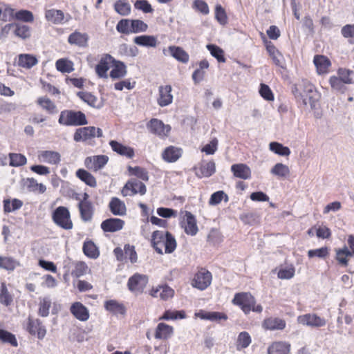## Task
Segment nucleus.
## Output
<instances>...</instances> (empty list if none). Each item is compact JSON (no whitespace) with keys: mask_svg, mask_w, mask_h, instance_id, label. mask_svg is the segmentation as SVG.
I'll return each mask as SVG.
<instances>
[{"mask_svg":"<svg viewBox=\"0 0 354 354\" xmlns=\"http://www.w3.org/2000/svg\"><path fill=\"white\" fill-rule=\"evenodd\" d=\"M76 176L91 187H95L97 186L95 178L84 169H77L76 171Z\"/></svg>","mask_w":354,"mask_h":354,"instance_id":"39","label":"nucleus"},{"mask_svg":"<svg viewBox=\"0 0 354 354\" xmlns=\"http://www.w3.org/2000/svg\"><path fill=\"white\" fill-rule=\"evenodd\" d=\"M150 295L153 297H160L162 300H167L172 298L174 291L168 286H160L156 288H152Z\"/></svg>","mask_w":354,"mask_h":354,"instance_id":"34","label":"nucleus"},{"mask_svg":"<svg viewBox=\"0 0 354 354\" xmlns=\"http://www.w3.org/2000/svg\"><path fill=\"white\" fill-rule=\"evenodd\" d=\"M197 315L203 319H207L210 321H218V320H227V315L224 313L221 312H204L200 311Z\"/></svg>","mask_w":354,"mask_h":354,"instance_id":"45","label":"nucleus"},{"mask_svg":"<svg viewBox=\"0 0 354 354\" xmlns=\"http://www.w3.org/2000/svg\"><path fill=\"white\" fill-rule=\"evenodd\" d=\"M51 307V300L48 297H44L39 299L38 315L46 317L49 315V310Z\"/></svg>","mask_w":354,"mask_h":354,"instance_id":"56","label":"nucleus"},{"mask_svg":"<svg viewBox=\"0 0 354 354\" xmlns=\"http://www.w3.org/2000/svg\"><path fill=\"white\" fill-rule=\"evenodd\" d=\"M39 158L44 162L58 165L61 162V156L55 151H42L39 154Z\"/></svg>","mask_w":354,"mask_h":354,"instance_id":"32","label":"nucleus"},{"mask_svg":"<svg viewBox=\"0 0 354 354\" xmlns=\"http://www.w3.org/2000/svg\"><path fill=\"white\" fill-rule=\"evenodd\" d=\"M186 314L184 310H167L163 315L159 317V320H175L178 319H184Z\"/></svg>","mask_w":354,"mask_h":354,"instance_id":"54","label":"nucleus"},{"mask_svg":"<svg viewBox=\"0 0 354 354\" xmlns=\"http://www.w3.org/2000/svg\"><path fill=\"white\" fill-rule=\"evenodd\" d=\"M207 48L210 52L211 55L214 57L218 62L224 63L226 59L224 56V51L219 46L214 44H208Z\"/></svg>","mask_w":354,"mask_h":354,"instance_id":"57","label":"nucleus"},{"mask_svg":"<svg viewBox=\"0 0 354 354\" xmlns=\"http://www.w3.org/2000/svg\"><path fill=\"white\" fill-rule=\"evenodd\" d=\"M298 322L303 325L311 327H322L325 326L326 324L324 318H322L316 314L310 313L299 316Z\"/></svg>","mask_w":354,"mask_h":354,"instance_id":"17","label":"nucleus"},{"mask_svg":"<svg viewBox=\"0 0 354 354\" xmlns=\"http://www.w3.org/2000/svg\"><path fill=\"white\" fill-rule=\"evenodd\" d=\"M269 149L271 151L281 156H288L291 153L290 149L288 147H285L277 142H270Z\"/></svg>","mask_w":354,"mask_h":354,"instance_id":"51","label":"nucleus"},{"mask_svg":"<svg viewBox=\"0 0 354 354\" xmlns=\"http://www.w3.org/2000/svg\"><path fill=\"white\" fill-rule=\"evenodd\" d=\"M78 97L85 103L95 109H100L103 106V102L95 95L89 92H79Z\"/></svg>","mask_w":354,"mask_h":354,"instance_id":"37","label":"nucleus"},{"mask_svg":"<svg viewBox=\"0 0 354 354\" xmlns=\"http://www.w3.org/2000/svg\"><path fill=\"white\" fill-rule=\"evenodd\" d=\"M313 63L316 67V71L318 75H326L330 72L331 62L326 56L323 55H315Z\"/></svg>","mask_w":354,"mask_h":354,"instance_id":"20","label":"nucleus"},{"mask_svg":"<svg viewBox=\"0 0 354 354\" xmlns=\"http://www.w3.org/2000/svg\"><path fill=\"white\" fill-rule=\"evenodd\" d=\"M271 173L279 178H285L290 174L289 167L282 163H277L272 169Z\"/></svg>","mask_w":354,"mask_h":354,"instance_id":"58","label":"nucleus"},{"mask_svg":"<svg viewBox=\"0 0 354 354\" xmlns=\"http://www.w3.org/2000/svg\"><path fill=\"white\" fill-rule=\"evenodd\" d=\"M71 313L78 320L86 322L89 319L88 309L80 301L73 303L70 307Z\"/></svg>","mask_w":354,"mask_h":354,"instance_id":"21","label":"nucleus"},{"mask_svg":"<svg viewBox=\"0 0 354 354\" xmlns=\"http://www.w3.org/2000/svg\"><path fill=\"white\" fill-rule=\"evenodd\" d=\"M51 218L53 223L62 229L70 230L73 227L71 213L66 207H57L52 212Z\"/></svg>","mask_w":354,"mask_h":354,"instance_id":"5","label":"nucleus"},{"mask_svg":"<svg viewBox=\"0 0 354 354\" xmlns=\"http://www.w3.org/2000/svg\"><path fill=\"white\" fill-rule=\"evenodd\" d=\"M56 69L62 73H69L73 71V63L66 58H61L55 62Z\"/></svg>","mask_w":354,"mask_h":354,"instance_id":"46","label":"nucleus"},{"mask_svg":"<svg viewBox=\"0 0 354 354\" xmlns=\"http://www.w3.org/2000/svg\"><path fill=\"white\" fill-rule=\"evenodd\" d=\"M231 171L236 178L241 179H250L251 178V169L245 164H234L231 167Z\"/></svg>","mask_w":354,"mask_h":354,"instance_id":"30","label":"nucleus"},{"mask_svg":"<svg viewBox=\"0 0 354 354\" xmlns=\"http://www.w3.org/2000/svg\"><path fill=\"white\" fill-rule=\"evenodd\" d=\"M45 18L53 24H62L64 21V14L61 10L50 9L46 10Z\"/></svg>","mask_w":354,"mask_h":354,"instance_id":"38","label":"nucleus"},{"mask_svg":"<svg viewBox=\"0 0 354 354\" xmlns=\"http://www.w3.org/2000/svg\"><path fill=\"white\" fill-rule=\"evenodd\" d=\"M232 302L234 305L239 306L245 315L251 311L259 313L263 311L262 306L257 304L254 297L249 292L236 293Z\"/></svg>","mask_w":354,"mask_h":354,"instance_id":"3","label":"nucleus"},{"mask_svg":"<svg viewBox=\"0 0 354 354\" xmlns=\"http://www.w3.org/2000/svg\"><path fill=\"white\" fill-rule=\"evenodd\" d=\"M172 88L170 85L160 86L158 88V95L157 103L160 106H166L173 102L171 94Z\"/></svg>","mask_w":354,"mask_h":354,"instance_id":"19","label":"nucleus"},{"mask_svg":"<svg viewBox=\"0 0 354 354\" xmlns=\"http://www.w3.org/2000/svg\"><path fill=\"white\" fill-rule=\"evenodd\" d=\"M89 36L86 32H81L75 30L68 37V43L71 46H77L79 48H86L88 46Z\"/></svg>","mask_w":354,"mask_h":354,"instance_id":"15","label":"nucleus"},{"mask_svg":"<svg viewBox=\"0 0 354 354\" xmlns=\"http://www.w3.org/2000/svg\"><path fill=\"white\" fill-rule=\"evenodd\" d=\"M82 250L84 254L91 259H97L100 255L97 246L91 240L84 241Z\"/></svg>","mask_w":354,"mask_h":354,"instance_id":"41","label":"nucleus"},{"mask_svg":"<svg viewBox=\"0 0 354 354\" xmlns=\"http://www.w3.org/2000/svg\"><path fill=\"white\" fill-rule=\"evenodd\" d=\"M293 93L297 100L301 101L305 106L309 104L312 109L315 106L319 100V93L315 86L306 80L302 81Z\"/></svg>","mask_w":354,"mask_h":354,"instance_id":"2","label":"nucleus"},{"mask_svg":"<svg viewBox=\"0 0 354 354\" xmlns=\"http://www.w3.org/2000/svg\"><path fill=\"white\" fill-rule=\"evenodd\" d=\"M286 326V321L279 317H269L262 322V327L267 330H282Z\"/></svg>","mask_w":354,"mask_h":354,"instance_id":"23","label":"nucleus"},{"mask_svg":"<svg viewBox=\"0 0 354 354\" xmlns=\"http://www.w3.org/2000/svg\"><path fill=\"white\" fill-rule=\"evenodd\" d=\"M37 104L47 113L53 115L57 113L58 110L56 104L47 96L39 97L37 98Z\"/></svg>","mask_w":354,"mask_h":354,"instance_id":"36","label":"nucleus"},{"mask_svg":"<svg viewBox=\"0 0 354 354\" xmlns=\"http://www.w3.org/2000/svg\"><path fill=\"white\" fill-rule=\"evenodd\" d=\"M174 332V327L165 323L158 324L154 331V337L157 339L167 340L171 337Z\"/></svg>","mask_w":354,"mask_h":354,"instance_id":"26","label":"nucleus"},{"mask_svg":"<svg viewBox=\"0 0 354 354\" xmlns=\"http://www.w3.org/2000/svg\"><path fill=\"white\" fill-rule=\"evenodd\" d=\"M3 212L5 214L19 209L23 206V201L18 198H13L12 201L10 199H4L3 201Z\"/></svg>","mask_w":354,"mask_h":354,"instance_id":"44","label":"nucleus"},{"mask_svg":"<svg viewBox=\"0 0 354 354\" xmlns=\"http://www.w3.org/2000/svg\"><path fill=\"white\" fill-rule=\"evenodd\" d=\"M109 208L111 212L116 216H124L127 212L125 203L117 197L111 198L109 203Z\"/></svg>","mask_w":354,"mask_h":354,"instance_id":"31","label":"nucleus"},{"mask_svg":"<svg viewBox=\"0 0 354 354\" xmlns=\"http://www.w3.org/2000/svg\"><path fill=\"white\" fill-rule=\"evenodd\" d=\"M133 41L136 44L142 46L156 47L157 45V39L152 35L138 36L134 38Z\"/></svg>","mask_w":354,"mask_h":354,"instance_id":"42","label":"nucleus"},{"mask_svg":"<svg viewBox=\"0 0 354 354\" xmlns=\"http://www.w3.org/2000/svg\"><path fill=\"white\" fill-rule=\"evenodd\" d=\"M147 192L145 185L137 179H131L127 181L122 189L124 196H133L137 194L144 195Z\"/></svg>","mask_w":354,"mask_h":354,"instance_id":"12","label":"nucleus"},{"mask_svg":"<svg viewBox=\"0 0 354 354\" xmlns=\"http://www.w3.org/2000/svg\"><path fill=\"white\" fill-rule=\"evenodd\" d=\"M147 127L152 133L161 138L167 136L171 130L169 125H165L161 120L156 118L151 119Z\"/></svg>","mask_w":354,"mask_h":354,"instance_id":"16","label":"nucleus"},{"mask_svg":"<svg viewBox=\"0 0 354 354\" xmlns=\"http://www.w3.org/2000/svg\"><path fill=\"white\" fill-rule=\"evenodd\" d=\"M124 221L118 218H110L103 221L101 228L104 232H115L123 228Z\"/></svg>","mask_w":354,"mask_h":354,"instance_id":"25","label":"nucleus"},{"mask_svg":"<svg viewBox=\"0 0 354 354\" xmlns=\"http://www.w3.org/2000/svg\"><path fill=\"white\" fill-rule=\"evenodd\" d=\"M77 207L81 219L84 222L90 221L93 216L94 208L87 193L83 194L82 199L80 200Z\"/></svg>","mask_w":354,"mask_h":354,"instance_id":"11","label":"nucleus"},{"mask_svg":"<svg viewBox=\"0 0 354 354\" xmlns=\"http://www.w3.org/2000/svg\"><path fill=\"white\" fill-rule=\"evenodd\" d=\"M252 342V337L248 332H241L236 338L235 346L237 351H240L248 348Z\"/></svg>","mask_w":354,"mask_h":354,"instance_id":"40","label":"nucleus"},{"mask_svg":"<svg viewBox=\"0 0 354 354\" xmlns=\"http://www.w3.org/2000/svg\"><path fill=\"white\" fill-rule=\"evenodd\" d=\"M168 50L170 55L178 62L183 64L188 63L189 60V55L182 47L169 46L168 47Z\"/></svg>","mask_w":354,"mask_h":354,"instance_id":"35","label":"nucleus"},{"mask_svg":"<svg viewBox=\"0 0 354 354\" xmlns=\"http://www.w3.org/2000/svg\"><path fill=\"white\" fill-rule=\"evenodd\" d=\"M14 26L15 27L14 34L16 37L23 40L30 38L31 28L30 26L21 24H14Z\"/></svg>","mask_w":354,"mask_h":354,"instance_id":"43","label":"nucleus"},{"mask_svg":"<svg viewBox=\"0 0 354 354\" xmlns=\"http://www.w3.org/2000/svg\"><path fill=\"white\" fill-rule=\"evenodd\" d=\"M128 170L131 175L136 176L141 180L145 181L149 180L148 172L145 168L138 166L134 167H129Z\"/></svg>","mask_w":354,"mask_h":354,"instance_id":"62","label":"nucleus"},{"mask_svg":"<svg viewBox=\"0 0 354 354\" xmlns=\"http://www.w3.org/2000/svg\"><path fill=\"white\" fill-rule=\"evenodd\" d=\"M19 263L12 257L0 256V268L8 271H13Z\"/></svg>","mask_w":354,"mask_h":354,"instance_id":"55","label":"nucleus"},{"mask_svg":"<svg viewBox=\"0 0 354 354\" xmlns=\"http://www.w3.org/2000/svg\"><path fill=\"white\" fill-rule=\"evenodd\" d=\"M104 307L105 310L113 315H124L126 308L122 303L115 299H109L104 302Z\"/></svg>","mask_w":354,"mask_h":354,"instance_id":"33","label":"nucleus"},{"mask_svg":"<svg viewBox=\"0 0 354 354\" xmlns=\"http://www.w3.org/2000/svg\"><path fill=\"white\" fill-rule=\"evenodd\" d=\"M181 227L185 234L189 236H195L198 232L196 217L188 211H185L184 220L181 223Z\"/></svg>","mask_w":354,"mask_h":354,"instance_id":"14","label":"nucleus"},{"mask_svg":"<svg viewBox=\"0 0 354 354\" xmlns=\"http://www.w3.org/2000/svg\"><path fill=\"white\" fill-rule=\"evenodd\" d=\"M24 328L30 335L37 337L39 339H43L47 333L43 322L30 315L28 317Z\"/></svg>","mask_w":354,"mask_h":354,"instance_id":"7","label":"nucleus"},{"mask_svg":"<svg viewBox=\"0 0 354 354\" xmlns=\"http://www.w3.org/2000/svg\"><path fill=\"white\" fill-rule=\"evenodd\" d=\"M131 19H122L117 24L116 30L120 33L129 35L131 33Z\"/></svg>","mask_w":354,"mask_h":354,"instance_id":"60","label":"nucleus"},{"mask_svg":"<svg viewBox=\"0 0 354 354\" xmlns=\"http://www.w3.org/2000/svg\"><path fill=\"white\" fill-rule=\"evenodd\" d=\"M335 259L338 264L343 267H347L350 258L353 256L348 248L345 245L342 248H335Z\"/></svg>","mask_w":354,"mask_h":354,"instance_id":"29","label":"nucleus"},{"mask_svg":"<svg viewBox=\"0 0 354 354\" xmlns=\"http://www.w3.org/2000/svg\"><path fill=\"white\" fill-rule=\"evenodd\" d=\"M109 145L113 151L122 156H125L131 159L135 156L133 148L125 146L116 140H111L109 142Z\"/></svg>","mask_w":354,"mask_h":354,"instance_id":"28","label":"nucleus"},{"mask_svg":"<svg viewBox=\"0 0 354 354\" xmlns=\"http://www.w3.org/2000/svg\"><path fill=\"white\" fill-rule=\"evenodd\" d=\"M15 19L24 23H32L35 17L31 11L28 10H19L16 11Z\"/></svg>","mask_w":354,"mask_h":354,"instance_id":"53","label":"nucleus"},{"mask_svg":"<svg viewBox=\"0 0 354 354\" xmlns=\"http://www.w3.org/2000/svg\"><path fill=\"white\" fill-rule=\"evenodd\" d=\"M115 57L109 53L102 54L97 64L95 67L96 75L100 78L107 79L109 71L111 70L115 62Z\"/></svg>","mask_w":354,"mask_h":354,"instance_id":"8","label":"nucleus"},{"mask_svg":"<svg viewBox=\"0 0 354 354\" xmlns=\"http://www.w3.org/2000/svg\"><path fill=\"white\" fill-rule=\"evenodd\" d=\"M109 159L106 155L88 156L84 160V165L89 170L97 171L107 164Z\"/></svg>","mask_w":354,"mask_h":354,"instance_id":"13","label":"nucleus"},{"mask_svg":"<svg viewBox=\"0 0 354 354\" xmlns=\"http://www.w3.org/2000/svg\"><path fill=\"white\" fill-rule=\"evenodd\" d=\"M342 36L348 39L350 44H354V24H347L342 28Z\"/></svg>","mask_w":354,"mask_h":354,"instance_id":"64","label":"nucleus"},{"mask_svg":"<svg viewBox=\"0 0 354 354\" xmlns=\"http://www.w3.org/2000/svg\"><path fill=\"white\" fill-rule=\"evenodd\" d=\"M102 136L103 131L100 128L88 126L77 129L73 134V140L77 142H87Z\"/></svg>","mask_w":354,"mask_h":354,"instance_id":"6","label":"nucleus"},{"mask_svg":"<svg viewBox=\"0 0 354 354\" xmlns=\"http://www.w3.org/2000/svg\"><path fill=\"white\" fill-rule=\"evenodd\" d=\"M113 63L114 64L109 73V77L112 80H119L125 77L127 73V66L125 64L116 59H115V62H113Z\"/></svg>","mask_w":354,"mask_h":354,"instance_id":"27","label":"nucleus"},{"mask_svg":"<svg viewBox=\"0 0 354 354\" xmlns=\"http://www.w3.org/2000/svg\"><path fill=\"white\" fill-rule=\"evenodd\" d=\"M148 28V25L140 19H131V33H138L145 32Z\"/></svg>","mask_w":354,"mask_h":354,"instance_id":"63","label":"nucleus"},{"mask_svg":"<svg viewBox=\"0 0 354 354\" xmlns=\"http://www.w3.org/2000/svg\"><path fill=\"white\" fill-rule=\"evenodd\" d=\"M212 280V273L202 268L194 274L192 286L200 290H204L210 286Z\"/></svg>","mask_w":354,"mask_h":354,"instance_id":"9","label":"nucleus"},{"mask_svg":"<svg viewBox=\"0 0 354 354\" xmlns=\"http://www.w3.org/2000/svg\"><path fill=\"white\" fill-rule=\"evenodd\" d=\"M12 301V296L8 291L6 283L2 282L0 286V303L5 306H9Z\"/></svg>","mask_w":354,"mask_h":354,"instance_id":"48","label":"nucleus"},{"mask_svg":"<svg viewBox=\"0 0 354 354\" xmlns=\"http://www.w3.org/2000/svg\"><path fill=\"white\" fill-rule=\"evenodd\" d=\"M291 344L286 341H274L268 347V354H290Z\"/></svg>","mask_w":354,"mask_h":354,"instance_id":"24","label":"nucleus"},{"mask_svg":"<svg viewBox=\"0 0 354 354\" xmlns=\"http://www.w3.org/2000/svg\"><path fill=\"white\" fill-rule=\"evenodd\" d=\"M58 122L62 126L77 127L87 124L88 120L81 111L65 109L60 112Z\"/></svg>","mask_w":354,"mask_h":354,"instance_id":"4","label":"nucleus"},{"mask_svg":"<svg viewBox=\"0 0 354 354\" xmlns=\"http://www.w3.org/2000/svg\"><path fill=\"white\" fill-rule=\"evenodd\" d=\"M195 174L199 178H207L212 176L216 171L215 162L213 160L207 162H201L194 167Z\"/></svg>","mask_w":354,"mask_h":354,"instance_id":"22","label":"nucleus"},{"mask_svg":"<svg viewBox=\"0 0 354 354\" xmlns=\"http://www.w3.org/2000/svg\"><path fill=\"white\" fill-rule=\"evenodd\" d=\"M35 56L30 54H21L19 56V65L23 68H30L37 64Z\"/></svg>","mask_w":354,"mask_h":354,"instance_id":"47","label":"nucleus"},{"mask_svg":"<svg viewBox=\"0 0 354 354\" xmlns=\"http://www.w3.org/2000/svg\"><path fill=\"white\" fill-rule=\"evenodd\" d=\"M148 277L145 274L135 273L129 277L127 282L129 290L135 294H141L143 292L148 283Z\"/></svg>","mask_w":354,"mask_h":354,"instance_id":"10","label":"nucleus"},{"mask_svg":"<svg viewBox=\"0 0 354 354\" xmlns=\"http://www.w3.org/2000/svg\"><path fill=\"white\" fill-rule=\"evenodd\" d=\"M223 200L227 202L229 200L228 196L223 191H217L211 195L209 204L210 205H216Z\"/></svg>","mask_w":354,"mask_h":354,"instance_id":"61","label":"nucleus"},{"mask_svg":"<svg viewBox=\"0 0 354 354\" xmlns=\"http://www.w3.org/2000/svg\"><path fill=\"white\" fill-rule=\"evenodd\" d=\"M183 153L182 148L170 145L162 151L161 157L165 162L172 163L178 160L181 158Z\"/></svg>","mask_w":354,"mask_h":354,"instance_id":"18","label":"nucleus"},{"mask_svg":"<svg viewBox=\"0 0 354 354\" xmlns=\"http://www.w3.org/2000/svg\"><path fill=\"white\" fill-rule=\"evenodd\" d=\"M8 157L10 159L9 165L11 167H18L24 166L27 162L26 157L21 153H10Z\"/></svg>","mask_w":354,"mask_h":354,"instance_id":"49","label":"nucleus"},{"mask_svg":"<svg viewBox=\"0 0 354 354\" xmlns=\"http://www.w3.org/2000/svg\"><path fill=\"white\" fill-rule=\"evenodd\" d=\"M114 9L122 16H127L131 12V6L127 0H118L114 3Z\"/></svg>","mask_w":354,"mask_h":354,"instance_id":"52","label":"nucleus"},{"mask_svg":"<svg viewBox=\"0 0 354 354\" xmlns=\"http://www.w3.org/2000/svg\"><path fill=\"white\" fill-rule=\"evenodd\" d=\"M88 270V268L85 262L77 261L74 265V268L71 272V275L78 278L86 274Z\"/></svg>","mask_w":354,"mask_h":354,"instance_id":"59","label":"nucleus"},{"mask_svg":"<svg viewBox=\"0 0 354 354\" xmlns=\"http://www.w3.org/2000/svg\"><path fill=\"white\" fill-rule=\"evenodd\" d=\"M151 245L159 254H171L176 250L177 242L171 232L156 230L151 235Z\"/></svg>","mask_w":354,"mask_h":354,"instance_id":"1","label":"nucleus"},{"mask_svg":"<svg viewBox=\"0 0 354 354\" xmlns=\"http://www.w3.org/2000/svg\"><path fill=\"white\" fill-rule=\"evenodd\" d=\"M0 342L3 344H8L13 347L18 346V342L15 335L3 329H0Z\"/></svg>","mask_w":354,"mask_h":354,"instance_id":"50","label":"nucleus"}]
</instances>
